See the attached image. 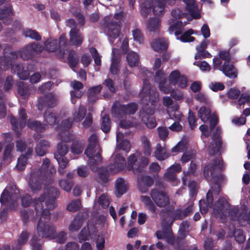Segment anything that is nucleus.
Listing matches in <instances>:
<instances>
[{"label":"nucleus","mask_w":250,"mask_h":250,"mask_svg":"<svg viewBox=\"0 0 250 250\" xmlns=\"http://www.w3.org/2000/svg\"><path fill=\"white\" fill-rule=\"evenodd\" d=\"M43 116L45 121L50 125H54L57 121V114L55 112L49 113L47 111H45L44 113Z\"/></svg>","instance_id":"47"},{"label":"nucleus","mask_w":250,"mask_h":250,"mask_svg":"<svg viewBox=\"0 0 250 250\" xmlns=\"http://www.w3.org/2000/svg\"><path fill=\"white\" fill-rule=\"evenodd\" d=\"M140 199L149 211L153 213H156L157 208L148 196L143 195L140 197Z\"/></svg>","instance_id":"39"},{"label":"nucleus","mask_w":250,"mask_h":250,"mask_svg":"<svg viewBox=\"0 0 250 250\" xmlns=\"http://www.w3.org/2000/svg\"><path fill=\"white\" fill-rule=\"evenodd\" d=\"M193 211L192 206H188L185 209L177 208L174 210L171 214V224L176 220H183L186 217L190 215Z\"/></svg>","instance_id":"14"},{"label":"nucleus","mask_w":250,"mask_h":250,"mask_svg":"<svg viewBox=\"0 0 250 250\" xmlns=\"http://www.w3.org/2000/svg\"><path fill=\"white\" fill-rule=\"evenodd\" d=\"M107 29V35L113 39L117 38L121 31V23L119 22L111 21L107 22L106 25H103Z\"/></svg>","instance_id":"13"},{"label":"nucleus","mask_w":250,"mask_h":250,"mask_svg":"<svg viewBox=\"0 0 250 250\" xmlns=\"http://www.w3.org/2000/svg\"><path fill=\"white\" fill-rule=\"evenodd\" d=\"M47 178L42 170H36L31 172L28 181V186L31 191L34 193L41 190L42 185Z\"/></svg>","instance_id":"6"},{"label":"nucleus","mask_w":250,"mask_h":250,"mask_svg":"<svg viewBox=\"0 0 250 250\" xmlns=\"http://www.w3.org/2000/svg\"><path fill=\"white\" fill-rule=\"evenodd\" d=\"M49 221H45L44 220L42 219V222L43 223H46L50 226H53L54 229H55V227L50 224V223H49ZM39 236H41L42 238H51V239H53V238H55V237L57 238V240H56V241L58 243H60V244H63L65 243L66 240V233L64 232V231H61L57 235H56V229H55V233H54V235L52 236H50V237H43L41 235H40L39 234H38Z\"/></svg>","instance_id":"35"},{"label":"nucleus","mask_w":250,"mask_h":250,"mask_svg":"<svg viewBox=\"0 0 250 250\" xmlns=\"http://www.w3.org/2000/svg\"><path fill=\"white\" fill-rule=\"evenodd\" d=\"M57 104V101L54 95L49 93L39 98L37 106L38 109L41 111L44 108H54Z\"/></svg>","instance_id":"10"},{"label":"nucleus","mask_w":250,"mask_h":250,"mask_svg":"<svg viewBox=\"0 0 250 250\" xmlns=\"http://www.w3.org/2000/svg\"><path fill=\"white\" fill-rule=\"evenodd\" d=\"M93 156H86L89 158L88 164L89 165L90 169L92 171H96L98 167V162H102V158L101 153L99 151L97 152L93 153Z\"/></svg>","instance_id":"23"},{"label":"nucleus","mask_w":250,"mask_h":250,"mask_svg":"<svg viewBox=\"0 0 250 250\" xmlns=\"http://www.w3.org/2000/svg\"><path fill=\"white\" fill-rule=\"evenodd\" d=\"M230 204L224 197L219 198L215 203L213 211L216 215L221 217H226L228 215V209L230 207Z\"/></svg>","instance_id":"11"},{"label":"nucleus","mask_w":250,"mask_h":250,"mask_svg":"<svg viewBox=\"0 0 250 250\" xmlns=\"http://www.w3.org/2000/svg\"><path fill=\"white\" fill-rule=\"evenodd\" d=\"M12 6L9 4L4 8H0V20L3 21L5 24H10L12 22V16H13ZM2 25L0 23V31L2 30Z\"/></svg>","instance_id":"15"},{"label":"nucleus","mask_w":250,"mask_h":250,"mask_svg":"<svg viewBox=\"0 0 250 250\" xmlns=\"http://www.w3.org/2000/svg\"><path fill=\"white\" fill-rule=\"evenodd\" d=\"M17 92L22 99H27L30 95L29 85L23 82L17 83Z\"/></svg>","instance_id":"27"},{"label":"nucleus","mask_w":250,"mask_h":250,"mask_svg":"<svg viewBox=\"0 0 250 250\" xmlns=\"http://www.w3.org/2000/svg\"><path fill=\"white\" fill-rule=\"evenodd\" d=\"M22 35L26 38H29L37 41H40L42 40V37L40 34L36 30L30 28L23 29Z\"/></svg>","instance_id":"38"},{"label":"nucleus","mask_w":250,"mask_h":250,"mask_svg":"<svg viewBox=\"0 0 250 250\" xmlns=\"http://www.w3.org/2000/svg\"><path fill=\"white\" fill-rule=\"evenodd\" d=\"M125 107L124 104H113L111 109V112L113 116L119 118L125 117Z\"/></svg>","instance_id":"34"},{"label":"nucleus","mask_w":250,"mask_h":250,"mask_svg":"<svg viewBox=\"0 0 250 250\" xmlns=\"http://www.w3.org/2000/svg\"><path fill=\"white\" fill-rule=\"evenodd\" d=\"M68 151V146L64 143H60L57 145V152L54 153V157L65 156Z\"/></svg>","instance_id":"46"},{"label":"nucleus","mask_w":250,"mask_h":250,"mask_svg":"<svg viewBox=\"0 0 250 250\" xmlns=\"http://www.w3.org/2000/svg\"><path fill=\"white\" fill-rule=\"evenodd\" d=\"M67 40L63 35H61L59 38V43H58V48L60 52L62 54L65 53V50L67 48Z\"/></svg>","instance_id":"48"},{"label":"nucleus","mask_w":250,"mask_h":250,"mask_svg":"<svg viewBox=\"0 0 250 250\" xmlns=\"http://www.w3.org/2000/svg\"><path fill=\"white\" fill-rule=\"evenodd\" d=\"M126 60L130 67L136 66L139 63V57L136 53L130 52L127 54Z\"/></svg>","instance_id":"41"},{"label":"nucleus","mask_w":250,"mask_h":250,"mask_svg":"<svg viewBox=\"0 0 250 250\" xmlns=\"http://www.w3.org/2000/svg\"><path fill=\"white\" fill-rule=\"evenodd\" d=\"M233 235L235 241L239 244L243 243L246 240V236L241 229H235Z\"/></svg>","instance_id":"50"},{"label":"nucleus","mask_w":250,"mask_h":250,"mask_svg":"<svg viewBox=\"0 0 250 250\" xmlns=\"http://www.w3.org/2000/svg\"><path fill=\"white\" fill-rule=\"evenodd\" d=\"M238 212L239 209L237 208L233 207L232 208H231L230 207L229 209H228V215L229 216V218L231 220H237L239 222L240 214L238 215Z\"/></svg>","instance_id":"62"},{"label":"nucleus","mask_w":250,"mask_h":250,"mask_svg":"<svg viewBox=\"0 0 250 250\" xmlns=\"http://www.w3.org/2000/svg\"><path fill=\"white\" fill-rule=\"evenodd\" d=\"M101 129L105 133L108 132L111 128V121L108 114H105L102 119Z\"/></svg>","instance_id":"45"},{"label":"nucleus","mask_w":250,"mask_h":250,"mask_svg":"<svg viewBox=\"0 0 250 250\" xmlns=\"http://www.w3.org/2000/svg\"><path fill=\"white\" fill-rule=\"evenodd\" d=\"M83 225V221L80 219L75 218L69 227V229L71 231H76L80 229Z\"/></svg>","instance_id":"59"},{"label":"nucleus","mask_w":250,"mask_h":250,"mask_svg":"<svg viewBox=\"0 0 250 250\" xmlns=\"http://www.w3.org/2000/svg\"><path fill=\"white\" fill-rule=\"evenodd\" d=\"M124 182V179L122 178H119L116 181V188L119 196L125 193L127 191V188Z\"/></svg>","instance_id":"44"},{"label":"nucleus","mask_w":250,"mask_h":250,"mask_svg":"<svg viewBox=\"0 0 250 250\" xmlns=\"http://www.w3.org/2000/svg\"><path fill=\"white\" fill-rule=\"evenodd\" d=\"M223 169V165L221 158H216L212 162L206 165L203 170V176L208 182H212L213 185L212 189L217 195L221 191V184L223 181L224 177L221 173Z\"/></svg>","instance_id":"2"},{"label":"nucleus","mask_w":250,"mask_h":250,"mask_svg":"<svg viewBox=\"0 0 250 250\" xmlns=\"http://www.w3.org/2000/svg\"><path fill=\"white\" fill-rule=\"evenodd\" d=\"M152 6L153 3L150 0H145L141 6V15L144 18H146L151 12Z\"/></svg>","instance_id":"36"},{"label":"nucleus","mask_w":250,"mask_h":250,"mask_svg":"<svg viewBox=\"0 0 250 250\" xmlns=\"http://www.w3.org/2000/svg\"><path fill=\"white\" fill-rule=\"evenodd\" d=\"M186 4V10L190 14L191 17L195 19L201 18L200 13L197 11V5L195 0H183Z\"/></svg>","instance_id":"20"},{"label":"nucleus","mask_w":250,"mask_h":250,"mask_svg":"<svg viewBox=\"0 0 250 250\" xmlns=\"http://www.w3.org/2000/svg\"><path fill=\"white\" fill-rule=\"evenodd\" d=\"M125 106V116L126 115H132L134 114L138 109V105L134 103H129L127 104H124Z\"/></svg>","instance_id":"57"},{"label":"nucleus","mask_w":250,"mask_h":250,"mask_svg":"<svg viewBox=\"0 0 250 250\" xmlns=\"http://www.w3.org/2000/svg\"><path fill=\"white\" fill-rule=\"evenodd\" d=\"M120 60L118 58H113L110 67V72L113 75H117L120 71Z\"/></svg>","instance_id":"58"},{"label":"nucleus","mask_w":250,"mask_h":250,"mask_svg":"<svg viewBox=\"0 0 250 250\" xmlns=\"http://www.w3.org/2000/svg\"><path fill=\"white\" fill-rule=\"evenodd\" d=\"M198 115L204 123H208L212 116L211 110L209 108L202 106L198 112Z\"/></svg>","instance_id":"33"},{"label":"nucleus","mask_w":250,"mask_h":250,"mask_svg":"<svg viewBox=\"0 0 250 250\" xmlns=\"http://www.w3.org/2000/svg\"><path fill=\"white\" fill-rule=\"evenodd\" d=\"M239 224L242 226H245L247 224L250 226V211L248 213H240Z\"/></svg>","instance_id":"55"},{"label":"nucleus","mask_w":250,"mask_h":250,"mask_svg":"<svg viewBox=\"0 0 250 250\" xmlns=\"http://www.w3.org/2000/svg\"><path fill=\"white\" fill-rule=\"evenodd\" d=\"M154 79L155 81L159 83V85L166 83L167 81L166 74L162 70H158L155 73Z\"/></svg>","instance_id":"56"},{"label":"nucleus","mask_w":250,"mask_h":250,"mask_svg":"<svg viewBox=\"0 0 250 250\" xmlns=\"http://www.w3.org/2000/svg\"><path fill=\"white\" fill-rule=\"evenodd\" d=\"M151 46L154 50L159 52L167 50L168 44L163 39H157L152 42Z\"/></svg>","instance_id":"31"},{"label":"nucleus","mask_w":250,"mask_h":250,"mask_svg":"<svg viewBox=\"0 0 250 250\" xmlns=\"http://www.w3.org/2000/svg\"><path fill=\"white\" fill-rule=\"evenodd\" d=\"M150 196L153 201L160 208L167 207L170 203L167 194L162 189H152L150 192Z\"/></svg>","instance_id":"8"},{"label":"nucleus","mask_w":250,"mask_h":250,"mask_svg":"<svg viewBox=\"0 0 250 250\" xmlns=\"http://www.w3.org/2000/svg\"><path fill=\"white\" fill-rule=\"evenodd\" d=\"M161 21L158 18H152L148 20L147 22V27L150 32H155L158 30Z\"/></svg>","instance_id":"40"},{"label":"nucleus","mask_w":250,"mask_h":250,"mask_svg":"<svg viewBox=\"0 0 250 250\" xmlns=\"http://www.w3.org/2000/svg\"><path fill=\"white\" fill-rule=\"evenodd\" d=\"M60 188L66 192H70L73 186V181L71 180H61L59 183Z\"/></svg>","instance_id":"53"},{"label":"nucleus","mask_w":250,"mask_h":250,"mask_svg":"<svg viewBox=\"0 0 250 250\" xmlns=\"http://www.w3.org/2000/svg\"><path fill=\"white\" fill-rule=\"evenodd\" d=\"M26 125L29 128L38 133L43 132L45 129V125L38 121L29 119Z\"/></svg>","instance_id":"26"},{"label":"nucleus","mask_w":250,"mask_h":250,"mask_svg":"<svg viewBox=\"0 0 250 250\" xmlns=\"http://www.w3.org/2000/svg\"><path fill=\"white\" fill-rule=\"evenodd\" d=\"M146 96H149V101L146 104H143V105H151L153 104L154 106V109H155L156 103L158 101V94L156 91H152V93H150L149 95Z\"/></svg>","instance_id":"61"},{"label":"nucleus","mask_w":250,"mask_h":250,"mask_svg":"<svg viewBox=\"0 0 250 250\" xmlns=\"http://www.w3.org/2000/svg\"><path fill=\"white\" fill-rule=\"evenodd\" d=\"M84 145L83 140H74L70 147V151L73 154H80L83 152Z\"/></svg>","instance_id":"30"},{"label":"nucleus","mask_w":250,"mask_h":250,"mask_svg":"<svg viewBox=\"0 0 250 250\" xmlns=\"http://www.w3.org/2000/svg\"><path fill=\"white\" fill-rule=\"evenodd\" d=\"M154 155L158 160L163 161L167 159L169 157V154L160 144H157L155 147Z\"/></svg>","instance_id":"29"},{"label":"nucleus","mask_w":250,"mask_h":250,"mask_svg":"<svg viewBox=\"0 0 250 250\" xmlns=\"http://www.w3.org/2000/svg\"><path fill=\"white\" fill-rule=\"evenodd\" d=\"M125 159L120 154H117L115 157L113 165L111 166L110 170L114 173L123 170L126 167Z\"/></svg>","instance_id":"18"},{"label":"nucleus","mask_w":250,"mask_h":250,"mask_svg":"<svg viewBox=\"0 0 250 250\" xmlns=\"http://www.w3.org/2000/svg\"><path fill=\"white\" fill-rule=\"evenodd\" d=\"M18 194L10 193L5 189L2 192L0 197V202L3 205H5L8 208L13 209L16 206L17 199L19 198Z\"/></svg>","instance_id":"9"},{"label":"nucleus","mask_w":250,"mask_h":250,"mask_svg":"<svg viewBox=\"0 0 250 250\" xmlns=\"http://www.w3.org/2000/svg\"><path fill=\"white\" fill-rule=\"evenodd\" d=\"M13 71L17 74L20 79L27 80L30 76V72L28 69H24L22 64L18 63L12 67Z\"/></svg>","instance_id":"25"},{"label":"nucleus","mask_w":250,"mask_h":250,"mask_svg":"<svg viewBox=\"0 0 250 250\" xmlns=\"http://www.w3.org/2000/svg\"><path fill=\"white\" fill-rule=\"evenodd\" d=\"M67 60L71 68L73 69L77 66L79 62V57L75 50L72 49L69 51Z\"/></svg>","instance_id":"37"},{"label":"nucleus","mask_w":250,"mask_h":250,"mask_svg":"<svg viewBox=\"0 0 250 250\" xmlns=\"http://www.w3.org/2000/svg\"><path fill=\"white\" fill-rule=\"evenodd\" d=\"M41 240L38 237L34 235L30 241V244L33 250H41L42 248V245L40 243Z\"/></svg>","instance_id":"64"},{"label":"nucleus","mask_w":250,"mask_h":250,"mask_svg":"<svg viewBox=\"0 0 250 250\" xmlns=\"http://www.w3.org/2000/svg\"><path fill=\"white\" fill-rule=\"evenodd\" d=\"M188 122L189 125V127L191 130H193L197 126V119L194 116L193 112L189 109L188 114Z\"/></svg>","instance_id":"63"},{"label":"nucleus","mask_w":250,"mask_h":250,"mask_svg":"<svg viewBox=\"0 0 250 250\" xmlns=\"http://www.w3.org/2000/svg\"><path fill=\"white\" fill-rule=\"evenodd\" d=\"M181 75V73L178 70H176L172 71L170 73L168 77L169 83L172 85L175 86L177 84Z\"/></svg>","instance_id":"52"},{"label":"nucleus","mask_w":250,"mask_h":250,"mask_svg":"<svg viewBox=\"0 0 250 250\" xmlns=\"http://www.w3.org/2000/svg\"><path fill=\"white\" fill-rule=\"evenodd\" d=\"M86 113L85 107L80 105L78 111L73 114V120L76 122H80L82 121L85 117Z\"/></svg>","instance_id":"43"},{"label":"nucleus","mask_w":250,"mask_h":250,"mask_svg":"<svg viewBox=\"0 0 250 250\" xmlns=\"http://www.w3.org/2000/svg\"><path fill=\"white\" fill-rule=\"evenodd\" d=\"M154 106L151 105H143L140 111V117L142 122L145 124L148 128H153L157 123L153 115L154 113Z\"/></svg>","instance_id":"4"},{"label":"nucleus","mask_w":250,"mask_h":250,"mask_svg":"<svg viewBox=\"0 0 250 250\" xmlns=\"http://www.w3.org/2000/svg\"><path fill=\"white\" fill-rule=\"evenodd\" d=\"M97 143V135L95 134L91 135L88 138V145L84 151V154L86 156L91 157L93 156V153L96 152Z\"/></svg>","instance_id":"22"},{"label":"nucleus","mask_w":250,"mask_h":250,"mask_svg":"<svg viewBox=\"0 0 250 250\" xmlns=\"http://www.w3.org/2000/svg\"><path fill=\"white\" fill-rule=\"evenodd\" d=\"M148 163V158L142 157L140 160L138 159L136 154H132L127 158V169L132 170L134 173L137 174L142 172Z\"/></svg>","instance_id":"5"},{"label":"nucleus","mask_w":250,"mask_h":250,"mask_svg":"<svg viewBox=\"0 0 250 250\" xmlns=\"http://www.w3.org/2000/svg\"><path fill=\"white\" fill-rule=\"evenodd\" d=\"M33 149L32 147H28L24 154H21L17 160L16 168L20 171L23 170L27 164L29 159L32 157Z\"/></svg>","instance_id":"16"},{"label":"nucleus","mask_w":250,"mask_h":250,"mask_svg":"<svg viewBox=\"0 0 250 250\" xmlns=\"http://www.w3.org/2000/svg\"><path fill=\"white\" fill-rule=\"evenodd\" d=\"M12 46L9 44H6L4 49L3 50V56L0 57V69L1 70H6L9 68L12 65L11 61L8 59L6 54L7 50H11Z\"/></svg>","instance_id":"21"},{"label":"nucleus","mask_w":250,"mask_h":250,"mask_svg":"<svg viewBox=\"0 0 250 250\" xmlns=\"http://www.w3.org/2000/svg\"><path fill=\"white\" fill-rule=\"evenodd\" d=\"M193 34V30L192 29H188L181 35L180 39L183 42H193L195 40L194 37L191 36Z\"/></svg>","instance_id":"49"},{"label":"nucleus","mask_w":250,"mask_h":250,"mask_svg":"<svg viewBox=\"0 0 250 250\" xmlns=\"http://www.w3.org/2000/svg\"><path fill=\"white\" fill-rule=\"evenodd\" d=\"M227 77L230 79H235L237 77V70L230 62H224L221 67V70Z\"/></svg>","instance_id":"19"},{"label":"nucleus","mask_w":250,"mask_h":250,"mask_svg":"<svg viewBox=\"0 0 250 250\" xmlns=\"http://www.w3.org/2000/svg\"><path fill=\"white\" fill-rule=\"evenodd\" d=\"M212 138L213 140L209 146V153L211 155H214L217 153L219 151L222 146L220 135L216 136V134L213 133Z\"/></svg>","instance_id":"24"},{"label":"nucleus","mask_w":250,"mask_h":250,"mask_svg":"<svg viewBox=\"0 0 250 250\" xmlns=\"http://www.w3.org/2000/svg\"><path fill=\"white\" fill-rule=\"evenodd\" d=\"M69 41L71 45L80 46L83 41V35L78 28L71 29L69 32Z\"/></svg>","instance_id":"17"},{"label":"nucleus","mask_w":250,"mask_h":250,"mask_svg":"<svg viewBox=\"0 0 250 250\" xmlns=\"http://www.w3.org/2000/svg\"><path fill=\"white\" fill-rule=\"evenodd\" d=\"M142 142L143 145V151L146 156H150L151 153V148L149 141L146 136L142 137Z\"/></svg>","instance_id":"54"},{"label":"nucleus","mask_w":250,"mask_h":250,"mask_svg":"<svg viewBox=\"0 0 250 250\" xmlns=\"http://www.w3.org/2000/svg\"><path fill=\"white\" fill-rule=\"evenodd\" d=\"M81 202L80 200L77 199L73 200L67 206L66 209L71 212H75L80 209L81 208Z\"/></svg>","instance_id":"51"},{"label":"nucleus","mask_w":250,"mask_h":250,"mask_svg":"<svg viewBox=\"0 0 250 250\" xmlns=\"http://www.w3.org/2000/svg\"><path fill=\"white\" fill-rule=\"evenodd\" d=\"M102 89L101 85L93 86L88 89L87 94L89 102L94 103L97 99V95L99 94Z\"/></svg>","instance_id":"28"},{"label":"nucleus","mask_w":250,"mask_h":250,"mask_svg":"<svg viewBox=\"0 0 250 250\" xmlns=\"http://www.w3.org/2000/svg\"><path fill=\"white\" fill-rule=\"evenodd\" d=\"M59 195L58 189L51 187L48 189L46 194H42L39 198L34 199L33 201L36 215L39 218L37 230L40 235L43 237H50L54 235V228L46 223H43L42 219L47 222L50 221L49 210L55 208L56 199Z\"/></svg>","instance_id":"1"},{"label":"nucleus","mask_w":250,"mask_h":250,"mask_svg":"<svg viewBox=\"0 0 250 250\" xmlns=\"http://www.w3.org/2000/svg\"><path fill=\"white\" fill-rule=\"evenodd\" d=\"M190 227V224L187 220L182 222L179 226V232L180 234L184 237L186 236V233L188 231Z\"/></svg>","instance_id":"60"},{"label":"nucleus","mask_w":250,"mask_h":250,"mask_svg":"<svg viewBox=\"0 0 250 250\" xmlns=\"http://www.w3.org/2000/svg\"><path fill=\"white\" fill-rule=\"evenodd\" d=\"M19 122L14 116H11L10 123L12 128L17 137L21 135V130L27 124V116L25 110L23 108H21L19 111Z\"/></svg>","instance_id":"7"},{"label":"nucleus","mask_w":250,"mask_h":250,"mask_svg":"<svg viewBox=\"0 0 250 250\" xmlns=\"http://www.w3.org/2000/svg\"><path fill=\"white\" fill-rule=\"evenodd\" d=\"M154 183L153 179L148 175H139L137 178L138 189L142 193H146Z\"/></svg>","instance_id":"12"},{"label":"nucleus","mask_w":250,"mask_h":250,"mask_svg":"<svg viewBox=\"0 0 250 250\" xmlns=\"http://www.w3.org/2000/svg\"><path fill=\"white\" fill-rule=\"evenodd\" d=\"M172 230L171 229L167 228L164 229L163 231L157 230L156 232V236L159 239L168 238L169 241H171V244L174 245L177 240H175L172 236H171Z\"/></svg>","instance_id":"32"},{"label":"nucleus","mask_w":250,"mask_h":250,"mask_svg":"<svg viewBox=\"0 0 250 250\" xmlns=\"http://www.w3.org/2000/svg\"><path fill=\"white\" fill-rule=\"evenodd\" d=\"M43 49L42 45L33 42L20 49V58L25 61L32 60L37 55L42 53Z\"/></svg>","instance_id":"3"},{"label":"nucleus","mask_w":250,"mask_h":250,"mask_svg":"<svg viewBox=\"0 0 250 250\" xmlns=\"http://www.w3.org/2000/svg\"><path fill=\"white\" fill-rule=\"evenodd\" d=\"M44 48L48 52H54L58 49V41L57 39H49L44 42Z\"/></svg>","instance_id":"42"}]
</instances>
